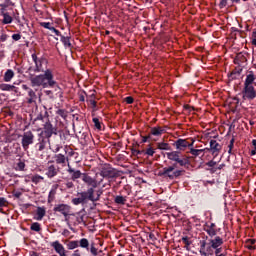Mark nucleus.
I'll use <instances>...</instances> for the list:
<instances>
[{"label":"nucleus","mask_w":256,"mask_h":256,"mask_svg":"<svg viewBox=\"0 0 256 256\" xmlns=\"http://www.w3.org/2000/svg\"><path fill=\"white\" fill-rule=\"evenodd\" d=\"M209 237H206V241L200 242V254L203 256H212L213 249L221 247L223 245V238L217 236V230L215 228H205Z\"/></svg>","instance_id":"nucleus-1"},{"label":"nucleus","mask_w":256,"mask_h":256,"mask_svg":"<svg viewBox=\"0 0 256 256\" xmlns=\"http://www.w3.org/2000/svg\"><path fill=\"white\" fill-rule=\"evenodd\" d=\"M31 87H55L57 82L53 80V72L51 70H46L44 74L30 77Z\"/></svg>","instance_id":"nucleus-2"},{"label":"nucleus","mask_w":256,"mask_h":256,"mask_svg":"<svg viewBox=\"0 0 256 256\" xmlns=\"http://www.w3.org/2000/svg\"><path fill=\"white\" fill-rule=\"evenodd\" d=\"M253 85H255V74L249 72L244 81V88L242 90V99L244 101H253V99H255L256 89Z\"/></svg>","instance_id":"nucleus-3"},{"label":"nucleus","mask_w":256,"mask_h":256,"mask_svg":"<svg viewBox=\"0 0 256 256\" xmlns=\"http://www.w3.org/2000/svg\"><path fill=\"white\" fill-rule=\"evenodd\" d=\"M185 173V170H179L177 169V164H172L171 166L164 167L160 172V177H165L166 179H170L173 181V179H177L178 177H181Z\"/></svg>","instance_id":"nucleus-4"},{"label":"nucleus","mask_w":256,"mask_h":256,"mask_svg":"<svg viewBox=\"0 0 256 256\" xmlns=\"http://www.w3.org/2000/svg\"><path fill=\"white\" fill-rule=\"evenodd\" d=\"M166 155L170 161L178 163L180 167H186V165H189V157L182 155L179 151L168 152Z\"/></svg>","instance_id":"nucleus-5"},{"label":"nucleus","mask_w":256,"mask_h":256,"mask_svg":"<svg viewBox=\"0 0 256 256\" xmlns=\"http://www.w3.org/2000/svg\"><path fill=\"white\" fill-rule=\"evenodd\" d=\"M54 213L63 215L65 222L69 223V215L71 214V207L69 204H56L53 208Z\"/></svg>","instance_id":"nucleus-6"},{"label":"nucleus","mask_w":256,"mask_h":256,"mask_svg":"<svg viewBox=\"0 0 256 256\" xmlns=\"http://www.w3.org/2000/svg\"><path fill=\"white\" fill-rule=\"evenodd\" d=\"M32 59L36 66L34 71L36 73H45V71L47 70V60L44 58H38L35 54H32Z\"/></svg>","instance_id":"nucleus-7"},{"label":"nucleus","mask_w":256,"mask_h":256,"mask_svg":"<svg viewBox=\"0 0 256 256\" xmlns=\"http://www.w3.org/2000/svg\"><path fill=\"white\" fill-rule=\"evenodd\" d=\"M35 139V136L33 135V132L28 131L25 132L22 136V147L27 151L29 149L30 145H33V140Z\"/></svg>","instance_id":"nucleus-8"},{"label":"nucleus","mask_w":256,"mask_h":256,"mask_svg":"<svg viewBox=\"0 0 256 256\" xmlns=\"http://www.w3.org/2000/svg\"><path fill=\"white\" fill-rule=\"evenodd\" d=\"M82 181H84V183H86V185H88V187H92L93 189H96V187H99V185H101V182L103 181V179H101V181L97 182V180L95 178H92L91 176H89L87 174H83Z\"/></svg>","instance_id":"nucleus-9"},{"label":"nucleus","mask_w":256,"mask_h":256,"mask_svg":"<svg viewBox=\"0 0 256 256\" xmlns=\"http://www.w3.org/2000/svg\"><path fill=\"white\" fill-rule=\"evenodd\" d=\"M175 147L178 149V151H185L187 147H193V142H189L185 139H178L175 142Z\"/></svg>","instance_id":"nucleus-10"},{"label":"nucleus","mask_w":256,"mask_h":256,"mask_svg":"<svg viewBox=\"0 0 256 256\" xmlns=\"http://www.w3.org/2000/svg\"><path fill=\"white\" fill-rule=\"evenodd\" d=\"M52 247L56 251V253H58L59 256H67L65 247L63 246V244H60L59 241L53 242Z\"/></svg>","instance_id":"nucleus-11"},{"label":"nucleus","mask_w":256,"mask_h":256,"mask_svg":"<svg viewBox=\"0 0 256 256\" xmlns=\"http://www.w3.org/2000/svg\"><path fill=\"white\" fill-rule=\"evenodd\" d=\"M58 173H59V170L57 169V167H55V165L53 164L48 163V167L46 169L47 177L49 179H53V177H55Z\"/></svg>","instance_id":"nucleus-12"},{"label":"nucleus","mask_w":256,"mask_h":256,"mask_svg":"<svg viewBox=\"0 0 256 256\" xmlns=\"http://www.w3.org/2000/svg\"><path fill=\"white\" fill-rule=\"evenodd\" d=\"M67 166H68V173L72 174L71 176L72 181H75L76 179L81 178V171L79 170L74 171L73 168H71V164H69V162Z\"/></svg>","instance_id":"nucleus-13"},{"label":"nucleus","mask_w":256,"mask_h":256,"mask_svg":"<svg viewBox=\"0 0 256 256\" xmlns=\"http://www.w3.org/2000/svg\"><path fill=\"white\" fill-rule=\"evenodd\" d=\"M165 133V129L161 127H153L150 130V135H153L154 137H161Z\"/></svg>","instance_id":"nucleus-14"},{"label":"nucleus","mask_w":256,"mask_h":256,"mask_svg":"<svg viewBox=\"0 0 256 256\" xmlns=\"http://www.w3.org/2000/svg\"><path fill=\"white\" fill-rule=\"evenodd\" d=\"M86 195H87V198H88L89 201H92L93 203L98 201V197H96V195H95V189L89 188L86 191Z\"/></svg>","instance_id":"nucleus-15"},{"label":"nucleus","mask_w":256,"mask_h":256,"mask_svg":"<svg viewBox=\"0 0 256 256\" xmlns=\"http://www.w3.org/2000/svg\"><path fill=\"white\" fill-rule=\"evenodd\" d=\"M54 159L58 165H65L66 161H69V159L63 154H56Z\"/></svg>","instance_id":"nucleus-16"},{"label":"nucleus","mask_w":256,"mask_h":256,"mask_svg":"<svg viewBox=\"0 0 256 256\" xmlns=\"http://www.w3.org/2000/svg\"><path fill=\"white\" fill-rule=\"evenodd\" d=\"M3 17L2 23L3 25H10V23H13V16L9 14V12H6L4 14H1Z\"/></svg>","instance_id":"nucleus-17"},{"label":"nucleus","mask_w":256,"mask_h":256,"mask_svg":"<svg viewBox=\"0 0 256 256\" xmlns=\"http://www.w3.org/2000/svg\"><path fill=\"white\" fill-rule=\"evenodd\" d=\"M210 149L213 153H219V151H221V145L217 142V140H211Z\"/></svg>","instance_id":"nucleus-18"},{"label":"nucleus","mask_w":256,"mask_h":256,"mask_svg":"<svg viewBox=\"0 0 256 256\" xmlns=\"http://www.w3.org/2000/svg\"><path fill=\"white\" fill-rule=\"evenodd\" d=\"M46 210L44 207H38L36 210V221H41L45 217Z\"/></svg>","instance_id":"nucleus-19"},{"label":"nucleus","mask_w":256,"mask_h":256,"mask_svg":"<svg viewBox=\"0 0 256 256\" xmlns=\"http://www.w3.org/2000/svg\"><path fill=\"white\" fill-rule=\"evenodd\" d=\"M44 133L47 137H51L53 135V125L50 122H46L44 124Z\"/></svg>","instance_id":"nucleus-20"},{"label":"nucleus","mask_w":256,"mask_h":256,"mask_svg":"<svg viewBox=\"0 0 256 256\" xmlns=\"http://www.w3.org/2000/svg\"><path fill=\"white\" fill-rule=\"evenodd\" d=\"M41 26L44 27V29H49L52 31V33H55V35L59 36V30L55 29V27L51 26V23L49 22H42Z\"/></svg>","instance_id":"nucleus-21"},{"label":"nucleus","mask_w":256,"mask_h":256,"mask_svg":"<svg viewBox=\"0 0 256 256\" xmlns=\"http://www.w3.org/2000/svg\"><path fill=\"white\" fill-rule=\"evenodd\" d=\"M14 77H15V72H13V70L11 69H8L4 74V81L6 83H9L11 79H13Z\"/></svg>","instance_id":"nucleus-22"},{"label":"nucleus","mask_w":256,"mask_h":256,"mask_svg":"<svg viewBox=\"0 0 256 256\" xmlns=\"http://www.w3.org/2000/svg\"><path fill=\"white\" fill-rule=\"evenodd\" d=\"M157 147L161 151H171V145H169V143L160 142V143H157Z\"/></svg>","instance_id":"nucleus-23"},{"label":"nucleus","mask_w":256,"mask_h":256,"mask_svg":"<svg viewBox=\"0 0 256 256\" xmlns=\"http://www.w3.org/2000/svg\"><path fill=\"white\" fill-rule=\"evenodd\" d=\"M78 247H82V249H89V240H87V238H82L78 242Z\"/></svg>","instance_id":"nucleus-24"},{"label":"nucleus","mask_w":256,"mask_h":256,"mask_svg":"<svg viewBox=\"0 0 256 256\" xmlns=\"http://www.w3.org/2000/svg\"><path fill=\"white\" fill-rule=\"evenodd\" d=\"M28 96V103H34L35 99H37V94H35V91H33V89H29Z\"/></svg>","instance_id":"nucleus-25"},{"label":"nucleus","mask_w":256,"mask_h":256,"mask_svg":"<svg viewBox=\"0 0 256 256\" xmlns=\"http://www.w3.org/2000/svg\"><path fill=\"white\" fill-rule=\"evenodd\" d=\"M1 91H13L15 89L14 85L11 84H0Z\"/></svg>","instance_id":"nucleus-26"},{"label":"nucleus","mask_w":256,"mask_h":256,"mask_svg":"<svg viewBox=\"0 0 256 256\" xmlns=\"http://www.w3.org/2000/svg\"><path fill=\"white\" fill-rule=\"evenodd\" d=\"M203 151H205L204 149H190V153L191 155H193L194 157H199V155H201L203 153Z\"/></svg>","instance_id":"nucleus-27"},{"label":"nucleus","mask_w":256,"mask_h":256,"mask_svg":"<svg viewBox=\"0 0 256 256\" xmlns=\"http://www.w3.org/2000/svg\"><path fill=\"white\" fill-rule=\"evenodd\" d=\"M222 252H223V248H221L220 246L216 247V248H213V255L225 256V253H222Z\"/></svg>","instance_id":"nucleus-28"},{"label":"nucleus","mask_w":256,"mask_h":256,"mask_svg":"<svg viewBox=\"0 0 256 256\" xmlns=\"http://www.w3.org/2000/svg\"><path fill=\"white\" fill-rule=\"evenodd\" d=\"M43 176H39V175H34L31 178L32 183H35V185H37V183H41V181H43Z\"/></svg>","instance_id":"nucleus-29"},{"label":"nucleus","mask_w":256,"mask_h":256,"mask_svg":"<svg viewBox=\"0 0 256 256\" xmlns=\"http://www.w3.org/2000/svg\"><path fill=\"white\" fill-rule=\"evenodd\" d=\"M31 231H36L37 233H39V231H41V224H39L38 222H34L31 227H30Z\"/></svg>","instance_id":"nucleus-30"},{"label":"nucleus","mask_w":256,"mask_h":256,"mask_svg":"<svg viewBox=\"0 0 256 256\" xmlns=\"http://www.w3.org/2000/svg\"><path fill=\"white\" fill-rule=\"evenodd\" d=\"M125 201H127V199H125L123 196H116L115 198V203L118 205H125Z\"/></svg>","instance_id":"nucleus-31"},{"label":"nucleus","mask_w":256,"mask_h":256,"mask_svg":"<svg viewBox=\"0 0 256 256\" xmlns=\"http://www.w3.org/2000/svg\"><path fill=\"white\" fill-rule=\"evenodd\" d=\"M16 171H25V162L19 161L16 164Z\"/></svg>","instance_id":"nucleus-32"},{"label":"nucleus","mask_w":256,"mask_h":256,"mask_svg":"<svg viewBox=\"0 0 256 256\" xmlns=\"http://www.w3.org/2000/svg\"><path fill=\"white\" fill-rule=\"evenodd\" d=\"M253 245H255L254 239L247 240V242H246L247 249H250V250L255 249V246H253Z\"/></svg>","instance_id":"nucleus-33"},{"label":"nucleus","mask_w":256,"mask_h":256,"mask_svg":"<svg viewBox=\"0 0 256 256\" xmlns=\"http://www.w3.org/2000/svg\"><path fill=\"white\" fill-rule=\"evenodd\" d=\"M11 5V4H8V3H4V4H0V15H3L4 13H7V8L8 6Z\"/></svg>","instance_id":"nucleus-34"},{"label":"nucleus","mask_w":256,"mask_h":256,"mask_svg":"<svg viewBox=\"0 0 256 256\" xmlns=\"http://www.w3.org/2000/svg\"><path fill=\"white\" fill-rule=\"evenodd\" d=\"M79 247V242L78 241H71L68 244L69 249H77Z\"/></svg>","instance_id":"nucleus-35"},{"label":"nucleus","mask_w":256,"mask_h":256,"mask_svg":"<svg viewBox=\"0 0 256 256\" xmlns=\"http://www.w3.org/2000/svg\"><path fill=\"white\" fill-rule=\"evenodd\" d=\"M61 41L64 43L65 47H71V41L69 40V37H62Z\"/></svg>","instance_id":"nucleus-36"},{"label":"nucleus","mask_w":256,"mask_h":256,"mask_svg":"<svg viewBox=\"0 0 256 256\" xmlns=\"http://www.w3.org/2000/svg\"><path fill=\"white\" fill-rule=\"evenodd\" d=\"M93 123H94V127H96V129H98L99 131H101V122H99L98 118H93Z\"/></svg>","instance_id":"nucleus-37"},{"label":"nucleus","mask_w":256,"mask_h":256,"mask_svg":"<svg viewBox=\"0 0 256 256\" xmlns=\"http://www.w3.org/2000/svg\"><path fill=\"white\" fill-rule=\"evenodd\" d=\"M78 197H79V198L81 199V201L84 202V203H86L87 199H89V198H87L86 192H81V193H79V194H78Z\"/></svg>","instance_id":"nucleus-38"},{"label":"nucleus","mask_w":256,"mask_h":256,"mask_svg":"<svg viewBox=\"0 0 256 256\" xmlns=\"http://www.w3.org/2000/svg\"><path fill=\"white\" fill-rule=\"evenodd\" d=\"M57 115H59L60 117H62L63 119H65V117H67V111L63 110V109H59L57 110Z\"/></svg>","instance_id":"nucleus-39"},{"label":"nucleus","mask_w":256,"mask_h":256,"mask_svg":"<svg viewBox=\"0 0 256 256\" xmlns=\"http://www.w3.org/2000/svg\"><path fill=\"white\" fill-rule=\"evenodd\" d=\"M145 155H148L149 157H153V155H155V150L150 147V148L146 149Z\"/></svg>","instance_id":"nucleus-40"},{"label":"nucleus","mask_w":256,"mask_h":256,"mask_svg":"<svg viewBox=\"0 0 256 256\" xmlns=\"http://www.w3.org/2000/svg\"><path fill=\"white\" fill-rule=\"evenodd\" d=\"M72 203H73V205H81V203H84V202H83V200H81L80 197H78V198H73Z\"/></svg>","instance_id":"nucleus-41"},{"label":"nucleus","mask_w":256,"mask_h":256,"mask_svg":"<svg viewBox=\"0 0 256 256\" xmlns=\"http://www.w3.org/2000/svg\"><path fill=\"white\" fill-rule=\"evenodd\" d=\"M90 253H92V255H94V256H98L99 255V252H98L97 248H95L94 245H91Z\"/></svg>","instance_id":"nucleus-42"},{"label":"nucleus","mask_w":256,"mask_h":256,"mask_svg":"<svg viewBox=\"0 0 256 256\" xmlns=\"http://www.w3.org/2000/svg\"><path fill=\"white\" fill-rule=\"evenodd\" d=\"M252 145L254 147V149L251 150L250 154L253 156V155H256V140H252Z\"/></svg>","instance_id":"nucleus-43"},{"label":"nucleus","mask_w":256,"mask_h":256,"mask_svg":"<svg viewBox=\"0 0 256 256\" xmlns=\"http://www.w3.org/2000/svg\"><path fill=\"white\" fill-rule=\"evenodd\" d=\"M234 143H235V139H231L230 144L228 146L229 147L228 153H230V154H231V151H233Z\"/></svg>","instance_id":"nucleus-44"},{"label":"nucleus","mask_w":256,"mask_h":256,"mask_svg":"<svg viewBox=\"0 0 256 256\" xmlns=\"http://www.w3.org/2000/svg\"><path fill=\"white\" fill-rule=\"evenodd\" d=\"M7 206V200L5 198H0V207Z\"/></svg>","instance_id":"nucleus-45"},{"label":"nucleus","mask_w":256,"mask_h":256,"mask_svg":"<svg viewBox=\"0 0 256 256\" xmlns=\"http://www.w3.org/2000/svg\"><path fill=\"white\" fill-rule=\"evenodd\" d=\"M252 45L256 47V31L252 33Z\"/></svg>","instance_id":"nucleus-46"},{"label":"nucleus","mask_w":256,"mask_h":256,"mask_svg":"<svg viewBox=\"0 0 256 256\" xmlns=\"http://www.w3.org/2000/svg\"><path fill=\"white\" fill-rule=\"evenodd\" d=\"M182 241H183V243H185V245H187V247H189L191 245V243L189 242V238H187V237H183Z\"/></svg>","instance_id":"nucleus-47"},{"label":"nucleus","mask_w":256,"mask_h":256,"mask_svg":"<svg viewBox=\"0 0 256 256\" xmlns=\"http://www.w3.org/2000/svg\"><path fill=\"white\" fill-rule=\"evenodd\" d=\"M208 167H215V165H217V162L211 160L206 164Z\"/></svg>","instance_id":"nucleus-48"},{"label":"nucleus","mask_w":256,"mask_h":256,"mask_svg":"<svg viewBox=\"0 0 256 256\" xmlns=\"http://www.w3.org/2000/svg\"><path fill=\"white\" fill-rule=\"evenodd\" d=\"M125 101H126V103H128V105H131V103H133V97L128 96V97H126Z\"/></svg>","instance_id":"nucleus-49"},{"label":"nucleus","mask_w":256,"mask_h":256,"mask_svg":"<svg viewBox=\"0 0 256 256\" xmlns=\"http://www.w3.org/2000/svg\"><path fill=\"white\" fill-rule=\"evenodd\" d=\"M12 39H14V41H19V39H21V35L20 34H13Z\"/></svg>","instance_id":"nucleus-50"},{"label":"nucleus","mask_w":256,"mask_h":256,"mask_svg":"<svg viewBox=\"0 0 256 256\" xmlns=\"http://www.w3.org/2000/svg\"><path fill=\"white\" fill-rule=\"evenodd\" d=\"M220 7H221V9H223V7H227V0H221Z\"/></svg>","instance_id":"nucleus-51"},{"label":"nucleus","mask_w":256,"mask_h":256,"mask_svg":"<svg viewBox=\"0 0 256 256\" xmlns=\"http://www.w3.org/2000/svg\"><path fill=\"white\" fill-rule=\"evenodd\" d=\"M101 195H103V190H98L96 192V197H98V201H99V199H101Z\"/></svg>","instance_id":"nucleus-52"},{"label":"nucleus","mask_w":256,"mask_h":256,"mask_svg":"<svg viewBox=\"0 0 256 256\" xmlns=\"http://www.w3.org/2000/svg\"><path fill=\"white\" fill-rule=\"evenodd\" d=\"M45 149V142L39 144V151H43Z\"/></svg>","instance_id":"nucleus-53"},{"label":"nucleus","mask_w":256,"mask_h":256,"mask_svg":"<svg viewBox=\"0 0 256 256\" xmlns=\"http://www.w3.org/2000/svg\"><path fill=\"white\" fill-rule=\"evenodd\" d=\"M101 175L102 177H109V172L104 170L101 172Z\"/></svg>","instance_id":"nucleus-54"},{"label":"nucleus","mask_w":256,"mask_h":256,"mask_svg":"<svg viewBox=\"0 0 256 256\" xmlns=\"http://www.w3.org/2000/svg\"><path fill=\"white\" fill-rule=\"evenodd\" d=\"M72 256H81V253H79V250L74 251Z\"/></svg>","instance_id":"nucleus-55"},{"label":"nucleus","mask_w":256,"mask_h":256,"mask_svg":"<svg viewBox=\"0 0 256 256\" xmlns=\"http://www.w3.org/2000/svg\"><path fill=\"white\" fill-rule=\"evenodd\" d=\"M1 41H6L7 40V35L3 34L0 37Z\"/></svg>","instance_id":"nucleus-56"},{"label":"nucleus","mask_w":256,"mask_h":256,"mask_svg":"<svg viewBox=\"0 0 256 256\" xmlns=\"http://www.w3.org/2000/svg\"><path fill=\"white\" fill-rule=\"evenodd\" d=\"M22 89H24V91H29V89H31V88H29V87H27V85L23 84Z\"/></svg>","instance_id":"nucleus-57"},{"label":"nucleus","mask_w":256,"mask_h":256,"mask_svg":"<svg viewBox=\"0 0 256 256\" xmlns=\"http://www.w3.org/2000/svg\"><path fill=\"white\" fill-rule=\"evenodd\" d=\"M151 136L149 135V136H145V137H143V143H147V139H149Z\"/></svg>","instance_id":"nucleus-58"},{"label":"nucleus","mask_w":256,"mask_h":256,"mask_svg":"<svg viewBox=\"0 0 256 256\" xmlns=\"http://www.w3.org/2000/svg\"><path fill=\"white\" fill-rule=\"evenodd\" d=\"M206 228H208V229H215V224L212 223L211 225L207 226Z\"/></svg>","instance_id":"nucleus-59"},{"label":"nucleus","mask_w":256,"mask_h":256,"mask_svg":"<svg viewBox=\"0 0 256 256\" xmlns=\"http://www.w3.org/2000/svg\"><path fill=\"white\" fill-rule=\"evenodd\" d=\"M91 105H93V107H96L97 102H95L94 100H91Z\"/></svg>","instance_id":"nucleus-60"},{"label":"nucleus","mask_w":256,"mask_h":256,"mask_svg":"<svg viewBox=\"0 0 256 256\" xmlns=\"http://www.w3.org/2000/svg\"><path fill=\"white\" fill-rule=\"evenodd\" d=\"M4 1H5V3H8V4L12 5L11 0H4Z\"/></svg>","instance_id":"nucleus-61"},{"label":"nucleus","mask_w":256,"mask_h":256,"mask_svg":"<svg viewBox=\"0 0 256 256\" xmlns=\"http://www.w3.org/2000/svg\"><path fill=\"white\" fill-rule=\"evenodd\" d=\"M67 186L68 187H73V183L70 182V183L67 184Z\"/></svg>","instance_id":"nucleus-62"},{"label":"nucleus","mask_w":256,"mask_h":256,"mask_svg":"<svg viewBox=\"0 0 256 256\" xmlns=\"http://www.w3.org/2000/svg\"><path fill=\"white\" fill-rule=\"evenodd\" d=\"M232 3H239V0H231Z\"/></svg>","instance_id":"nucleus-63"},{"label":"nucleus","mask_w":256,"mask_h":256,"mask_svg":"<svg viewBox=\"0 0 256 256\" xmlns=\"http://www.w3.org/2000/svg\"><path fill=\"white\" fill-rule=\"evenodd\" d=\"M20 196H21V194H19V193L15 194V197H20Z\"/></svg>","instance_id":"nucleus-64"}]
</instances>
